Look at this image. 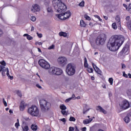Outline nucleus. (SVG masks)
<instances>
[{
	"mask_svg": "<svg viewBox=\"0 0 131 131\" xmlns=\"http://www.w3.org/2000/svg\"><path fill=\"white\" fill-rule=\"evenodd\" d=\"M52 4L56 12L57 13H61L55 15L56 17H57L58 19H60V20H66V19L70 18L71 12L69 11L64 12L67 10V6L61 0H53Z\"/></svg>",
	"mask_w": 131,
	"mask_h": 131,
	"instance_id": "obj_1",
	"label": "nucleus"
},
{
	"mask_svg": "<svg viewBox=\"0 0 131 131\" xmlns=\"http://www.w3.org/2000/svg\"><path fill=\"white\" fill-rule=\"evenodd\" d=\"M124 41V38L120 35H113L109 39L107 48L112 52H116Z\"/></svg>",
	"mask_w": 131,
	"mask_h": 131,
	"instance_id": "obj_2",
	"label": "nucleus"
},
{
	"mask_svg": "<svg viewBox=\"0 0 131 131\" xmlns=\"http://www.w3.org/2000/svg\"><path fill=\"white\" fill-rule=\"evenodd\" d=\"M38 64L41 67H42V68H43L44 69H49V73L51 75H61V74L63 73V71H62L61 69L56 67L51 68L50 63L43 59H40L38 61Z\"/></svg>",
	"mask_w": 131,
	"mask_h": 131,
	"instance_id": "obj_3",
	"label": "nucleus"
},
{
	"mask_svg": "<svg viewBox=\"0 0 131 131\" xmlns=\"http://www.w3.org/2000/svg\"><path fill=\"white\" fill-rule=\"evenodd\" d=\"M39 104L41 110L43 112H47V111L50 110L51 108V103L45 99H40L39 100Z\"/></svg>",
	"mask_w": 131,
	"mask_h": 131,
	"instance_id": "obj_4",
	"label": "nucleus"
},
{
	"mask_svg": "<svg viewBox=\"0 0 131 131\" xmlns=\"http://www.w3.org/2000/svg\"><path fill=\"white\" fill-rule=\"evenodd\" d=\"M107 39V36L104 34L99 35L95 39V43L96 46H103Z\"/></svg>",
	"mask_w": 131,
	"mask_h": 131,
	"instance_id": "obj_5",
	"label": "nucleus"
},
{
	"mask_svg": "<svg viewBox=\"0 0 131 131\" xmlns=\"http://www.w3.org/2000/svg\"><path fill=\"white\" fill-rule=\"evenodd\" d=\"M28 113L32 116H38V114H39L38 108L35 105H32L31 107H29Z\"/></svg>",
	"mask_w": 131,
	"mask_h": 131,
	"instance_id": "obj_6",
	"label": "nucleus"
},
{
	"mask_svg": "<svg viewBox=\"0 0 131 131\" xmlns=\"http://www.w3.org/2000/svg\"><path fill=\"white\" fill-rule=\"evenodd\" d=\"M66 72L68 75L71 76L75 74V67L72 63H69L66 68Z\"/></svg>",
	"mask_w": 131,
	"mask_h": 131,
	"instance_id": "obj_7",
	"label": "nucleus"
},
{
	"mask_svg": "<svg viewBox=\"0 0 131 131\" xmlns=\"http://www.w3.org/2000/svg\"><path fill=\"white\" fill-rule=\"evenodd\" d=\"M119 105L122 110H126L129 108V102L126 100H122L119 103Z\"/></svg>",
	"mask_w": 131,
	"mask_h": 131,
	"instance_id": "obj_8",
	"label": "nucleus"
},
{
	"mask_svg": "<svg viewBox=\"0 0 131 131\" xmlns=\"http://www.w3.org/2000/svg\"><path fill=\"white\" fill-rule=\"evenodd\" d=\"M129 53V47L126 45L123 48L122 50L119 52V55L120 56H125V55H128Z\"/></svg>",
	"mask_w": 131,
	"mask_h": 131,
	"instance_id": "obj_9",
	"label": "nucleus"
},
{
	"mask_svg": "<svg viewBox=\"0 0 131 131\" xmlns=\"http://www.w3.org/2000/svg\"><path fill=\"white\" fill-rule=\"evenodd\" d=\"M58 62L59 64H62L63 65H65L67 62V59L64 57H60L58 58Z\"/></svg>",
	"mask_w": 131,
	"mask_h": 131,
	"instance_id": "obj_10",
	"label": "nucleus"
},
{
	"mask_svg": "<svg viewBox=\"0 0 131 131\" xmlns=\"http://www.w3.org/2000/svg\"><path fill=\"white\" fill-rule=\"evenodd\" d=\"M92 66L95 72H96L97 74H99V75H102V71H101V70H100V69H99V68H98V67H97V66L95 64V63H92Z\"/></svg>",
	"mask_w": 131,
	"mask_h": 131,
	"instance_id": "obj_11",
	"label": "nucleus"
},
{
	"mask_svg": "<svg viewBox=\"0 0 131 131\" xmlns=\"http://www.w3.org/2000/svg\"><path fill=\"white\" fill-rule=\"evenodd\" d=\"M32 12H38L40 11V7L37 4H34L32 6V8L31 9Z\"/></svg>",
	"mask_w": 131,
	"mask_h": 131,
	"instance_id": "obj_12",
	"label": "nucleus"
},
{
	"mask_svg": "<svg viewBox=\"0 0 131 131\" xmlns=\"http://www.w3.org/2000/svg\"><path fill=\"white\" fill-rule=\"evenodd\" d=\"M96 110L97 111H99V112H101V113H103V114H106L107 113V111L100 105L96 106Z\"/></svg>",
	"mask_w": 131,
	"mask_h": 131,
	"instance_id": "obj_13",
	"label": "nucleus"
},
{
	"mask_svg": "<svg viewBox=\"0 0 131 131\" xmlns=\"http://www.w3.org/2000/svg\"><path fill=\"white\" fill-rule=\"evenodd\" d=\"M115 19L118 27H121V21H120V16L119 15H117L116 16Z\"/></svg>",
	"mask_w": 131,
	"mask_h": 131,
	"instance_id": "obj_14",
	"label": "nucleus"
},
{
	"mask_svg": "<svg viewBox=\"0 0 131 131\" xmlns=\"http://www.w3.org/2000/svg\"><path fill=\"white\" fill-rule=\"evenodd\" d=\"M95 118V117H93V118H89V119H86L85 120H84L83 121V124H89V123H91L93 121V119Z\"/></svg>",
	"mask_w": 131,
	"mask_h": 131,
	"instance_id": "obj_15",
	"label": "nucleus"
},
{
	"mask_svg": "<svg viewBox=\"0 0 131 131\" xmlns=\"http://www.w3.org/2000/svg\"><path fill=\"white\" fill-rule=\"evenodd\" d=\"M24 109H25V105H24V101H22L20 102V106H19V110L20 111H24Z\"/></svg>",
	"mask_w": 131,
	"mask_h": 131,
	"instance_id": "obj_16",
	"label": "nucleus"
},
{
	"mask_svg": "<svg viewBox=\"0 0 131 131\" xmlns=\"http://www.w3.org/2000/svg\"><path fill=\"white\" fill-rule=\"evenodd\" d=\"M6 74L7 76L9 77L10 79L13 80L14 79V77L10 75V71H9V68H6Z\"/></svg>",
	"mask_w": 131,
	"mask_h": 131,
	"instance_id": "obj_17",
	"label": "nucleus"
},
{
	"mask_svg": "<svg viewBox=\"0 0 131 131\" xmlns=\"http://www.w3.org/2000/svg\"><path fill=\"white\" fill-rule=\"evenodd\" d=\"M124 120L126 123H128V122L130 121V119H129V114L127 115V116L124 118Z\"/></svg>",
	"mask_w": 131,
	"mask_h": 131,
	"instance_id": "obj_18",
	"label": "nucleus"
},
{
	"mask_svg": "<svg viewBox=\"0 0 131 131\" xmlns=\"http://www.w3.org/2000/svg\"><path fill=\"white\" fill-rule=\"evenodd\" d=\"M80 26L81 27H86V24H85L83 20L81 19L80 22Z\"/></svg>",
	"mask_w": 131,
	"mask_h": 131,
	"instance_id": "obj_19",
	"label": "nucleus"
},
{
	"mask_svg": "<svg viewBox=\"0 0 131 131\" xmlns=\"http://www.w3.org/2000/svg\"><path fill=\"white\" fill-rule=\"evenodd\" d=\"M84 67L85 68H88L89 63H88V59H86V57H84Z\"/></svg>",
	"mask_w": 131,
	"mask_h": 131,
	"instance_id": "obj_20",
	"label": "nucleus"
},
{
	"mask_svg": "<svg viewBox=\"0 0 131 131\" xmlns=\"http://www.w3.org/2000/svg\"><path fill=\"white\" fill-rule=\"evenodd\" d=\"M59 36H63V37H67V33L64 32H60L59 33Z\"/></svg>",
	"mask_w": 131,
	"mask_h": 131,
	"instance_id": "obj_21",
	"label": "nucleus"
},
{
	"mask_svg": "<svg viewBox=\"0 0 131 131\" xmlns=\"http://www.w3.org/2000/svg\"><path fill=\"white\" fill-rule=\"evenodd\" d=\"M127 27L131 32V20H129L127 22Z\"/></svg>",
	"mask_w": 131,
	"mask_h": 131,
	"instance_id": "obj_22",
	"label": "nucleus"
},
{
	"mask_svg": "<svg viewBox=\"0 0 131 131\" xmlns=\"http://www.w3.org/2000/svg\"><path fill=\"white\" fill-rule=\"evenodd\" d=\"M47 11L48 12V13H49V14H53V9H52V7H48L47 9Z\"/></svg>",
	"mask_w": 131,
	"mask_h": 131,
	"instance_id": "obj_23",
	"label": "nucleus"
},
{
	"mask_svg": "<svg viewBox=\"0 0 131 131\" xmlns=\"http://www.w3.org/2000/svg\"><path fill=\"white\" fill-rule=\"evenodd\" d=\"M23 131H28L29 130V127L28 125H25L22 127Z\"/></svg>",
	"mask_w": 131,
	"mask_h": 131,
	"instance_id": "obj_24",
	"label": "nucleus"
},
{
	"mask_svg": "<svg viewBox=\"0 0 131 131\" xmlns=\"http://www.w3.org/2000/svg\"><path fill=\"white\" fill-rule=\"evenodd\" d=\"M60 109H61V110L63 111V110H66L67 109V107H66V106H65V105L64 104H61V105H60L59 106Z\"/></svg>",
	"mask_w": 131,
	"mask_h": 131,
	"instance_id": "obj_25",
	"label": "nucleus"
},
{
	"mask_svg": "<svg viewBox=\"0 0 131 131\" xmlns=\"http://www.w3.org/2000/svg\"><path fill=\"white\" fill-rule=\"evenodd\" d=\"M31 128L32 130H36L37 129V125L32 124L31 126Z\"/></svg>",
	"mask_w": 131,
	"mask_h": 131,
	"instance_id": "obj_26",
	"label": "nucleus"
},
{
	"mask_svg": "<svg viewBox=\"0 0 131 131\" xmlns=\"http://www.w3.org/2000/svg\"><path fill=\"white\" fill-rule=\"evenodd\" d=\"M87 68V71L89 72V73H93V72H94V69H93V68L89 67Z\"/></svg>",
	"mask_w": 131,
	"mask_h": 131,
	"instance_id": "obj_27",
	"label": "nucleus"
},
{
	"mask_svg": "<svg viewBox=\"0 0 131 131\" xmlns=\"http://www.w3.org/2000/svg\"><path fill=\"white\" fill-rule=\"evenodd\" d=\"M16 94L18 96V97H20V98H22V93L21 91L18 90L16 91Z\"/></svg>",
	"mask_w": 131,
	"mask_h": 131,
	"instance_id": "obj_28",
	"label": "nucleus"
},
{
	"mask_svg": "<svg viewBox=\"0 0 131 131\" xmlns=\"http://www.w3.org/2000/svg\"><path fill=\"white\" fill-rule=\"evenodd\" d=\"M94 17H95V18H97V19H98L99 21H100V22H103V20L101 18V17H100L99 15H94Z\"/></svg>",
	"mask_w": 131,
	"mask_h": 131,
	"instance_id": "obj_29",
	"label": "nucleus"
},
{
	"mask_svg": "<svg viewBox=\"0 0 131 131\" xmlns=\"http://www.w3.org/2000/svg\"><path fill=\"white\" fill-rule=\"evenodd\" d=\"M69 121H73L74 122L76 121V119L74 117H70L69 119Z\"/></svg>",
	"mask_w": 131,
	"mask_h": 131,
	"instance_id": "obj_30",
	"label": "nucleus"
},
{
	"mask_svg": "<svg viewBox=\"0 0 131 131\" xmlns=\"http://www.w3.org/2000/svg\"><path fill=\"white\" fill-rule=\"evenodd\" d=\"M84 18L86 19V20H88V21H91V20H92L91 17L86 14L84 15Z\"/></svg>",
	"mask_w": 131,
	"mask_h": 131,
	"instance_id": "obj_31",
	"label": "nucleus"
},
{
	"mask_svg": "<svg viewBox=\"0 0 131 131\" xmlns=\"http://www.w3.org/2000/svg\"><path fill=\"white\" fill-rule=\"evenodd\" d=\"M0 64H1V65L2 66H7V63H6V61H5V60L0 61Z\"/></svg>",
	"mask_w": 131,
	"mask_h": 131,
	"instance_id": "obj_32",
	"label": "nucleus"
},
{
	"mask_svg": "<svg viewBox=\"0 0 131 131\" xmlns=\"http://www.w3.org/2000/svg\"><path fill=\"white\" fill-rule=\"evenodd\" d=\"M42 131H52V130H51V127L48 126L46 129H43Z\"/></svg>",
	"mask_w": 131,
	"mask_h": 131,
	"instance_id": "obj_33",
	"label": "nucleus"
},
{
	"mask_svg": "<svg viewBox=\"0 0 131 131\" xmlns=\"http://www.w3.org/2000/svg\"><path fill=\"white\" fill-rule=\"evenodd\" d=\"M2 71V75L3 76H6V72L7 71V69H3V70Z\"/></svg>",
	"mask_w": 131,
	"mask_h": 131,
	"instance_id": "obj_34",
	"label": "nucleus"
},
{
	"mask_svg": "<svg viewBox=\"0 0 131 131\" xmlns=\"http://www.w3.org/2000/svg\"><path fill=\"white\" fill-rule=\"evenodd\" d=\"M127 96H131V89H129L127 90Z\"/></svg>",
	"mask_w": 131,
	"mask_h": 131,
	"instance_id": "obj_35",
	"label": "nucleus"
},
{
	"mask_svg": "<svg viewBox=\"0 0 131 131\" xmlns=\"http://www.w3.org/2000/svg\"><path fill=\"white\" fill-rule=\"evenodd\" d=\"M79 7H84V1H82L79 4Z\"/></svg>",
	"mask_w": 131,
	"mask_h": 131,
	"instance_id": "obj_36",
	"label": "nucleus"
},
{
	"mask_svg": "<svg viewBox=\"0 0 131 131\" xmlns=\"http://www.w3.org/2000/svg\"><path fill=\"white\" fill-rule=\"evenodd\" d=\"M112 27L114 29H117V25H116V23H113Z\"/></svg>",
	"mask_w": 131,
	"mask_h": 131,
	"instance_id": "obj_37",
	"label": "nucleus"
},
{
	"mask_svg": "<svg viewBox=\"0 0 131 131\" xmlns=\"http://www.w3.org/2000/svg\"><path fill=\"white\" fill-rule=\"evenodd\" d=\"M27 39H28V40H32V39H33V37L30 36V35H28L27 37Z\"/></svg>",
	"mask_w": 131,
	"mask_h": 131,
	"instance_id": "obj_38",
	"label": "nucleus"
},
{
	"mask_svg": "<svg viewBox=\"0 0 131 131\" xmlns=\"http://www.w3.org/2000/svg\"><path fill=\"white\" fill-rule=\"evenodd\" d=\"M108 81H109L110 84H111V85H113V78H110L108 79Z\"/></svg>",
	"mask_w": 131,
	"mask_h": 131,
	"instance_id": "obj_39",
	"label": "nucleus"
},
{
	"mask_svg": "<svg viewBox=\"0 0 131 131\" xmlns=\"http://www.w3.org/2000/svg\"><path fill=\"white\" fill-rule=\"evenodd\" d=\"M31 20V21H33V22H35V21H36V17H35V16H32Z\"/></svg>",
	"mask_w": 131,
	"mask_h": 131,
	"instance_id": "obj_40",
	"label": "nucleus"
},
{
	"mask_svg": "<svg viewBox=\"0 0 131 131\" xmlns=\"http://www.w3.org/2000/svg\"><path fill=\"white\" fill-rule=\"evenodd\" d=\"M15 126L16 128H19V126H20V123H19V122H17L15 124Z\"/></svg>",
	"mask_w": 131,
	"mask_h": 131,
	"instance_id": "obj_41",
	"label": "nucleus"
},
{
	"mask_svg": "<svg viewBox=\"0 0 131 131\" xmlns=\"http://www.w3.org/2000/svg\"><path fill=\"white\" fill-rule=\"evenodd\" d=\"M55 49V45H52L48 48V50H53Z\"/></svg>",
	"mask_w": 131,
	"mask_h": 131,
	"instance_id": "obj_42",
	"label": "nucleus"
},
{
	"mask_svg": "<svg viewBox=\"0 0 131 131\" xmlns=\"http://www.w3.org/2000/svg\"><path fill=\"white\" fill-rule=\"evenodd\" d=\"M75 129V128H74V127L70 126L69 127V131H74Z\"/></svg>",
	"mask_w": 131,
	"mask_h": 131,
	"instance_id": "obj_43",
	"label": "nucleus"
},
{
	"mask_svg": "<svg viewBox=\"0 0 131 131\" xmlns=\"http://www.w3.org/2000/svg\"><path fill=\"white\" fill-rule=\"evenodd\" d=\"M123 76L125 77V78H127V77H128L127 74H125V72H123Z\"/></svg>",
	"mask_w": 131,
	"mask_h": 131,
	"instance_id": "obj_44",
	"label": "nucleus"
},
{
	"mask_svg": "<svg viewBox=\"0 0 131 131\" xmlns=\"http://www.w3.org/2000/svg\"><path fill=\"white\" fill-rule=\"evenodd\" d=\"M35 45L36 46H37V45H38V46H42V42H36L35 43Z\"/></svg>",
	"mask_w": 131,
	"mask_h": 131,
	"instance_id": "obj_45",
	"label": "nucleus"
},
{
	"mask_svg": "<svg viewBox=\"0 0 131 131\" xmlns=\"http://www.w3.org/2000/svg\"><path fill=\"white\" fill-rule=\"evenodd\" d=\"M24 119L25 120V121H30V119L29 117H25L24 118Z\"/></svg>",
	"mask_w": 131,
	"mask_h": 131,
	"instance_id": "obj_46",
	"label": "nucleus"
},
{
	"mask_svg": "<svg viewBox=\"0 0 131 131\" xmlns=\"http://www.w3.org/2000/svg\"><path fill=\"white\" fill-rule=\"evenodd\" d=\"M61 114L62 115H67V112H66V111H61Z\"/></svg>",
	"mask_w": 131,
	"mask_h": 131,
	"instance_id": "obj_47",
	"label": "nucleus"
},
{
	"mask_svg": "<svg viewBox=\"0 0 131 131\" xmlns=\"http://www.w3.org/2000/svg\"><path fill=\"white\" fill-rule=\"evenodd\" d=\"M3 103L4 104V106L5 107H7V106H8V104L7 103V102L5 101V98H3Z\"/></svg>",
	"mask_w": 131,
	"mask_h": 131,
	"instance_id": "obj_48",
	"label": "nucleus"
},
{
	"mask_svg": "<svg viewBox=\"0 0 131 131\" xmlns=\"http://www.w3.org/2000/svg\"><path fill=\"white\" fill-rule=\"evenodd\" d=\"M4 34V31H3V30L0 28V37H2V36Z\"/></svg>",
	"mask_w": 131,
	"mask_h": 131,
	"instance_id": "obj_49",
	"label": "nucleus"
},
{
	"mask_svg": "<svg viewBox=\"0 0 131 131\" xmlns=\"http://www.w3.org/2000/svg\"><path fill=\"white\" fill-rule=\"evenodd\" d=\"M37 35L39 37V38H41V37H42V34H39L38 33H37Z\"/></svg>",
	"mask_w": 131,
	"mask_h": 131,
	"instance_id": "obj_50",
	"label": "nucleus"
},
{
	"mask_svg": "<svg viewBox=\"0 0 131 131\" xmlns=\"http://www.w3.org/2000/svg\"><path fill=\"white\" fill-rule=\"evenodd\" d=\"M6 68L5 67H3L2 65L0 64V72H2V71Z\"/></svg>",
	"mask_w": 131,
	"mask_h": 131,
	"instance_id": "obj_51",
	"label": "nucleus"
},
{
	"mask_svg": "<svg viewBox=\"0 0 131 131\" xmlns=\"http://www.w3.org/2000/svg\"><path fill=\"white\" fill-rule=\"evenodd\" d=\"M71 100H72V98H70L69 99H66V102L67 103H68V102H70V101H71Z\"/></svg>",
	"mask_w": 131,
	"mask_h": 131,
	"instance_id": "obj_52",
	"label": "nucleus"
},
{
	"mask_svg": "<svg viewBox=\"0 0 131 131\" xmlns=\"http://www.w3.org/2000/svg\"><path fill=\"white\" fill-rule=\"evenodd\" d=\"M61 121H62L64 123H66V119L65 118H62L60 119Z\"/></svg>",
	"mask_w": 131,
	"mask_h": 131,
	"instance_id": "obj_53",
	"label": "nucleus"
},
{
	"mask_svg": "<svg viewBox=\"0 0 131 131\" xmlns=\"http://www.w3.org/2000/svg\"><path fill=\"white\" fill-rule=\"evenodd\" d=\"M129 19H130V16H127L125 18V20H126V21H129Z\"/></svg>",
	"mask_w": 131,
	"mask_h": 131,
	"instance_id": "obj_54",
	"label": "nucleus"
},
{
	"mask_svg": "<svg viewBox=\"0 0 131 131\" xmlns=\"http://www.w3.org/2000/svg\"><path fill=\"white\" fill-rule=\"evenodd\" d=\"M124 68H126V66L123 63H122V69H124Z\"/></svg>",
	"mask_w": 131,
	"mask_h": 131,
	"instance_id": "obj_55",
	"label": "nucleus"
},
{
	"mask_svg": "<svg viewBox=\"0 0 131 131\" xmlns=\"http://www.w3.org/2000/svg\"><path fill=\"white\" fill-rule=\"evenodd\" d=\"M123 7H124V8H125L126 10H127L128 7H127V5L126 4H123Z\"/></svg>",
	"mask_w": 131,
	"mask_h": 131,
	"instance_id": "obj_56",
	"label": "nucleus"
},
{
	"mask_svg": "<svg viewBox=\"0 0 131 131\" xmlns=\"http://www.w3.org/2000/svg\"><path fill=\"white\" fill-rule=\"evenodd\" d=\"M36 86H37V88H38V89H41V86H40L38 84H36Z\"/></svg>",
	"mask_w": 131,
	"mask_h": 131,
	"instance_id": "obj_57",
	"label": "nucleus"
},
{
	"mask_svg": "<svg viewBox=\"0 0 131 131\" xmlns=\"http://www.w3.org/2000/svg\"><path fill=\"white\" fill-rule=\"evenodd\" d=\"M82 131H86V127H84L81 129Z\"/></svg>",
	"mask_w": 131,
	"mask_h": 131,
	"instance_id": "obj_58",
	"label": "nucleus"
},
{
	"mask_svg": "<svg viewBox=\"0 0 131 131\" xmlns=\"http://www.w3.org/2000/svg\"><path fill=\"white\" fill-rule=\"evenodd\" d=\"M129 10H131V4L128 5V11H129Z\"/></svg>",
	"mask_w": 131,
	"mask_h": 131,
	"instance_id": "obj_59",
	"label": "nucleus"
},
{
	"mask_svg": "<svg viewBox=\"0 0 131 131\" xmlns=\"http://www.w3.org/2000/svg\"><path fill=\"white\" fill-rule=\"evenodd\" d=\"M75 131H79V129H78V128L77 127V126L75 127Z\"/></svg>",
	"mask_w": 131,
	"mask_h": 131,
	"instance_id": "obj_60",
	"label": "nucleus"
},
{
	"mask_svg": "<svg viewBox=\"0 0 131 131\" xmlns=\"http://www.w3.org/2000/svg\"><path fill=\"white\" fill-rule=\"evenodd\" d=\"M103 18L105 19V20H108V17L106 16H103Z\"/></svg>",
	"mask_w": 131,
	"mask_h": 131,
	"instance_id": "obj_61",
	"label": "nucleus"
},
{
	"mask_svg": "<svg viewBox=\"0 0 131 131\" xmlns=\"http://www.w3.org/2000/svg\"><path fill=\"white\" fill-rule=\"evenodd\" d=\"M102 86L103 89H106V85L105 84H103V85H102Z\"/></svg>",
	"mask_w": 131,
	"mask_h": 131,
	"instance_id": "obj_62",
	"label": "nucleus"
},
{
	"mask_svg": "<svg viewBox=\"0 0 131 131\" xmlns=\"http://www.w3.org/2000/svg\"><path fill=\"white\" fill-rule=\"evenodd\" d=\"M37 49H38V51L39 52V53H41V50L39 48H38Z\"/></svg>",
	"mask_w": 131,
	"mask_h": 131,
	"instance_id": "obj_63",
	"label": "nucleus"
},
{
	"mask_svg": "<svg viewBox=\"0 0 131 131\" xmlns=\"http://www.w3.org/2000/svg\"><path fill=\"white\" fill-rule=\"evenodd\" d=\"M128 76L129 78H131V74H130V73H128Z\"/></svg>",
	"mask_w": 131,
	"mask_h": 131,
	"instance_id": "obj_64",
	"label": "nucleus"
}]
</instances>
